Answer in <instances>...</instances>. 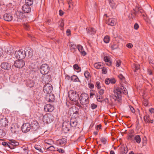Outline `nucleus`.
Wrapping results in <instances>:
<instances>
[{
  "label": "nucleus",
  "instance_id": "30",
  "mask_svg": "<svg viewBox=\"0 0 154 154\" xmlns=\"http://www.w3.org/2000/svg\"><path fill=\"white\" fill-rule=\"evenodd\" d=\"M70 49L72 52H74L76 50L77 48V46L72 43H70L69 44Z\"/></svg>",
  "mask_w": 154,
  "mask_h": 154
},
{
  "label": "nucleus",
  "instance_id": "11",
  "mask_svg": "<svg viewBox=\"0 0 154 154\" xmlns=\"http://www.w3.org/2000/svg\"><path fill=\"white\" fill-rule=\"evenodd\" d=\"M22 131L24 133H26L31 130L30 124L29 123H26L23 125L21 127Z\"/></svg>",
  "mask_w": 154,
  "mask_h": 154
},
{
  "label": "nucleus",
  "instance_id": "34",
  "mask_svg": "<svg viewBox=\"0 0 154 154\" xmlns=\"http://www.w3.org/2000/svg\"><path fill=\"white\" fill-rule=\"evenodd\" d=\"M94 67L97 69L102 68V65L100 62L95 63L94 64Z\"/></svg>",
  "mask_w": 154,
  "mask_h": 154
},
{
  "label": "nucleus",
  "instance_id": "61",
  "mask_svg": "<svg viewBox=\"0 0 154 154\" xmlns=\"http://www.w3.org/2000/svg\"><path fill=\"white\" fill-rule=\"evenodd\" d=\"M88 87L90 88H93L94 87V85L93 84L89 83L88 84Z\"/></svg>",
  "mask_w": 154,
  "mask_h": 154
},
{
  "label": "nucleus",
  "instance_id": "55",
  "mask_svg": "<svg viewBox=\"0 0 154 154\" xmlns=\"http://www.w3.org/2000/svg\"><path fill=\"white\" fill-rule=\"evenodd\" d=\"M73 68L74 69L76 70H79L80 69V67L77 64H75L73 65Z\"/></svg>",
  "mask_w": 154,
  "mask_h": 154
},
{
  "label": "nucleus",
  "instance_id": "21",
  "mask_svg": "<svg viewBox=\"0 0 154 154\" xmlns=\"http://www.w3.org/2000/svg\"><path fill=\"white\" fill-rule=\"evenodd\" d=\"M2 68L5 69H9L11 68V66L6 62L2 63L1 64Z\"/></svg>",
  "mask_w": 154,
  "mask_h": 154
},
{
  "label": "nucleus",
  "instance_id": "7",
  "mask_svg": "<svg viewBox=\"0 0 154 154\" xmlns=\"http://www.w3.org/2000/svg\"><path fill=\"white\" fill-rule=\"evenodd\" d=\"M50 70L49 66L46 64H42L41 66L40 70L41 74H46Z\"/></svg>",
  "mask_w": 154,
  "mask_h": 154
},
{
  "label": "nucleus",
  "instance_id": "1",
  "mask_svg": "<svg viewBox=\"0 0 154 154\" xmlns=\"http://www.w3.org/2000/svg\"><path fill=\"white\" fill-rule=\"evenodd\" d=\"M68 97L72 103L80 108H82L83 107L79 103V95L78 93L75 91L70 90L68 92Z\"/></svg>",
  "mask_w": 154,
  "mask_h": 154
},
{
  "label": "nucleus",
  "instance_id": "64",
  "mask_svg": "<svg viewBox=\"0 0 154 154\" xmlns=\"http://www.w3.org/2000/svg\"><path fill=\"white\" fill-rule=\"evenodd\" d=\"M126 46L128 48H131L133 47V45L131 43H128L127 45Z\"/></svg>",
  "mask_w": 154,
  "mask_h": 154
},
{
  "label": "nucleus",
  "instance_id": "37",
  "mask_svg": "<svg viewBox=\"0 0 154 154\" xmlns=\"http://www.w3.org/2000/svg\"><path fill=\"white\" fill-rule=\"evenodd\" d=\"M134 72H136L140 69V65L138 64H134L133 66Z\"/></svg>",
  "mask_w": 154,
  "mask_h": 154
},
{
  "label": "nucleus",
  "instance_id": "51",
  "mask_svg": "<svg viewBox=\"0 0 154 154\" xmlns=\"http://www.w3.org/2000/svg\"><path fill=\"white\" fill-rule=\"evenodd\" d=\"M109 82H110V83L113 84H115V83L116 81L114 78H109Z\"/></svg>",
  "mask_w": 154,
  "mask_h": 154
},
{
  "label": "nucleus",
  "instance_id": "52",
  "mask_svg": "<svg viewBox=\"0 0 154 154\" xmlns=\"http://www.w3.org/2000/svg\"><path fill=\"white\" fill-rule=\"evenodd\" d=\"M102 72L103 74H106L107 72V70L106 69L105 67H102Z\"/></svg>",
  "mask_w": 154,
  "mask_h": 154
},
{
  "label": "nucleus",
  "instance_id": "58",
  "mask_svg": "<svg viewBox=\"0 0 154 154\" xmlns=\"http://www.w3.org/2000/svg\"><path fill=\"white\" fill-rule=\"evenodd\" d=\"M9 142L8 143L5 142H3L2 143V144L4 146H8H8L9 145Z\"/></svg>",
  "mask_w": 154,
  "mask_h": 154
},
{
  "label": "nucleus",
  "instance_id": "50",
  "mask_svg": "<svg viewBox=\"0 0 154 154\" xmlns=\"http://www.w3.org/2000/svg\"><path fill=\"white\" fill-rule=\"evenodd\" d=\"M23 26L24 28L26 30H28L29 28V25L27 23H24Z\"/></svg>",
  "mask_w": 154,
  "mask_h": 154
},
{
  "label": "nucleus",
  "instance_id": "59",
  "mask_svg": "<svg viewBox=\"0 0 154 154\" xmlns=\"http://www.w3.org/2000/svg\"><path fill=\"white\" fill-rule=\"evenodd\" d=\"M57 151H58L59 153H63L65 152L64 150L61 148H59L58 149Z\"/></svg>",
  "mask_w": 154,
  "mask_h": 154
},
{
  "label": "nucleus",
  "instance_id": "40",
  "mask_svg": "<svg viewBox=\"0 0 154 154\" xmlns=\"http://www.w3.org/2000/svg\"><path fill=\"white\" fill-rule=\"evenodd\" d=\"M7 53L8 54L12 55L13 54V53H14V51L11 48H9L8 49H7Z\"/></svg>",
  "mask_w": 154,
  "mask_h": 154
},
{
  "label": "nucleus",
  "instance_id": "33",
  "mask_svg": "<svg viewBox=\"0 0 154 154\" xmlns=\"http://www.w3.org/2000/svg\"><path fill=\"white\" fill-rule=\"evenodd\" d=\"M44 142L45 143L50 145H52L54 143V141L51 139H45Z\"/></svg>",
  "mask_w": 154,
  "mask_h": 154
},
{
  "label": "nucleus",
  "instance_id": "49",
  "mask_svg": "<svg viewBox=\"0 0 154 154\" xmlns=\"http://www.w3.org/2000/svg\"><path fill=\"white\" fill-rule=\"evenodd\" d=\"M77 48L80 52L82 51L83 50V47L80 45H79L77 46Z\"/></svg>",
  "mask_w": 154,
  "mask_h": 154
},
{
  "label": "nucleus",
  "instance_id": "53",
  "mask_svg": "<svg viewBox=\"0 0 154 154\" xmlns=\"http://www.w3.org/2000/svg\"><path fill=\"white\" fill-rule=\"evenodd\" d=\"M100 85V84L99 82H97L95 85V86L98 89H100L101 88Z\"/></svg>",
  "mask_w": 154,
  "mask_h": 154
},
{
  "label": "nucleus",
  "instance_id": "32",
  "mask_svg": "<svg viewBox=\"0 0 154 154\" xmlns=\"http://www.w3.org/2000/svg\"><path fill=\"white\" fill-rule=\"evenodd\" d=\"M110 47L112 50L117 49L119 47V44L117 42L113 43L110 45Z\"/></svg>",
  "mask_w": 154,
  "mask_h": 154
},
{
  "label": "nucleus",
  "instance_id": "48",
  "mask_svg": "<svg viewBox=\"0 0 154 154\" xmlns=\"http://www.w3.org/2000/svg\"><path fill=\"white\" fill-rule=\"evenodd\" d=\"M13 8V6L11 3H9L7 5V9L10 10Z\"/></svg>",
  "mask_w": 154,
  "mask_h": 154
},
{
  "label": "nucleus",
  "instance_id": "22",
  "mask_svg": "<svg viewBox=\"0 0 154 154\" xmlns=\"http://www.w3.org/2000/svg\"><path fill=\"white\" fill-rule=\"evenodd\" d=\"M51 76L50 75H46L43 76V80L44 82L47 84H49V82L51 80Z\"/></svg>",
  "mask_w": 154,
  "mask_h": 154
},
{
  "label": "nucleus",
  "instance_id": "42",
  "mask_svg": "<svg viewBox=\"0 0 154 154\" xmlns=\"http://www.w3.org/2000/svg\"><path fill=\"white\" fill-rule=\"evenodd\" d=\"M109 37L107 35L103 39L104 42L106 43H109Z\"/></svg>",
  "mask_w": 154,
  "mask_h": 154
},
{
  "label": "nucleus",
  "instance_id": "36",
  "mask_svg": "<svg viewBox=\"0 0 154 154\" xmlns=\"http://www.w3.org/2000/svg\"><path fill=\"white\" fill-rule=\"evenodd\" d=\"M71 79L72 81L74 82H80V81L78 77L76 75H73L71 77Z\"/></svg>",
  "mask_w": 154,
  "mask_h": 154
},
{
  "label": "nucleus",
  "instance_id": "63",
  "mask_svg": "<svg viewBox=\"0 0 154 154\" xmlns=\"http://www.w3.org/2000/svg\"><path fill=\"white\" fill-rule=\"evenodd\" d=\"M104 93V90L103 89H101L99 91V93L100 95H102Z\"/></svg>",
  "mask_w": 154,
  "mask_h": 154
},
{
  "label": "nucleus",
  "instance_id": "5",
  "mask_svg": "<svg viewBox=\"0 0 154 154\" xmlns=\"http://www.w3.org/2000/svg\"><path fill=\"white\" fill-rule=\"evenodd\" d=\"M25 53V51L22 49L19 50L18 51H16L15 52V55L17 59L22 60L26 57V55Z\"/></svg>",
  "mask_w": 154,
  "mask_h": 154
},
{
  "label": "nucleus",
  "instance_id": "24",
  "mask_svg": "<svg viewBox=\"0 0 154 154\" xmlns=\"http://www.w3.org/2000/svg\"><path fill=\"white\" fill-rule=\"evenodd\" d=\"M70 126L72 127H75L77 124V121L75 118H72L70 121Z\"/></svg>",
  "mask_w": 154,
  "mask_h": 154
},
{
  "label": "nucleus",
  "instance_id": "12",
  "mask_svg": "<svg viewBox=\"0 0 154 154\" xmlns=\"http://www.w3.org/2000/svg\"><path fill=\"white\" fill-rule=\"evenodd\" d=\"M79 109L76 106H72L70 108L69 110V113L70 115H73L74 114H78L79 113Z\"/></svg>",
  "mask_w": 154,
  "mask_h": 154
},
{
  "label": "nucleus",
  "instance_id": "39",
  "mask_svg": "<svg viewBox=\"0 0 154 154\" xmlns=\"http://www.w3.org/2000/svg\"><path fill=\"white\" fill-rule=\"evenodd\" d=\"M35 149L38 150L40 152H43L42 150L41 149V146L40 145H35L34 146Z\"/></svg>",
  "mask_w": 154,
  "mask_h": 154
},
{
  "label": "nucleus",
  "instance_id": "2",
  "mask_svg": "<svg viewBox=\"0 0 154 154\" xmlns=\"http://www.w3.org/2000/svg\"><path fill=\"white\" fill-rule=\"evenodd\" d=\"M126 94L128 93L127 91L126 88L124 87L122 85L121 88H117L114 90V95L112 96L113 98L114 99L115 101L117 99H120L122 97V92Z\"/></svg>",
  "mask_w": 154,
  "mask_h": 154
},
{
  "label": "nucleus",
  "instance_id": "41",
  "mask_svg": "<svg viewBox=\"0 0 154 154\" xmlns=\"http://www.w3.org/2000/svg\"><path fill=\"white\" fill-rule=\"evenodd\" d=\"M84 75L85 77L88 80V79L90 77V73L87 70L85 71Z\"/></svg>",
  "mask_w": 154,
  "mask_h": 154
},
{
  "label": "nucleus",
  "instance_id": "13",
  "mask_svg": "<svg viewBox=\"0 0 154 154\" xmlns=\"http://www.w3.org/2000/svg\"><path fill=\"white\" fill-rule=\"evenodd\" d=\"M9 143V144L8 147L12 149H14L16 146L19 145V143L18 142L13 140H10Z\"/></svg>",
  "mask_w": 154,
  "mask_h": 154
},
{
  "label": "nucleus",
  "instance_id": "44",
  "mask_svg": "<svg viewBox=\"0 0 154 154\" xmlns=\"http://www.w3.org/2000/svg\"><path fill=\"white\" fill-rule=\"evenodd\" d=\"M135 135L133 134H129L127 136V139L130 141H131Z\"/></svg>",
  "mask_w": 154,
  "mask_h": 154
},
{
  "label": "nucleus",
  "instance_id": "18",
  "mask_svg": "<svg viewBox=\"0 0 154 154\" xmlns=\"http://www.w3.org/2000/svg\"><path fill=\"white\" fill-rule=\"evenodd\" d=\"M3 17L4 20L7 21H11L13 19L12 16L11 14L8 13L5 14Z\"/></svg>",
  "mask_w": 154,
  "mask_h": 154
},
{
  "label": "nucleus",
  "instance_id": "43",
  "mask_svg": "<svg viewBox=\"0 0 154 154\" xmlns=\"http://www.w3.org/2000/svg\"><path fill=\"white\" fill-rule=\"evenodd\" d=\"M29 67L30 68L32 69H35L37 68L38 66L37 65L34 63H31L30 65H29Z\"/></svg>",
  "mask_w": 154,
  "mask_h": 154
},
{
  "label": "nucleus",
  "instance_id": "38",
  "mask_svg": "<svg viewBox=\"0 0 154 154\" xmlns=\"http://www.w3.org/2000/svg\"><path fill=\"white\" fill-rule=\"evenodd\" d=\"M97 101L100 102H102L103 101V98L102 95H97L96 97Z\"/></svg>",
  "mask_w": 154,
  "mask_h": 154
},
{
  "label": "nucleus",
  "instance_id": "54",
  "mask_svg": "<svg viewBox=\"0 0 154 154\" xmlns=\"http://www.w3.org/2000/svg\"><path fill=\"white\" fill-rule=\"evenodd\" d=\"M100 140L103 144H106V139L103 137H102L100 139Z\"/></svg>",
  "mask_w": 154,
  "mask_h": 154
},
{
  "label": "nucleus",
  "instance_id": "27",
  "mask_svg": "<svg viewBox=\"0 0 154 154\" xmlns=\"http://www.w3.org/2000/svg\"><path fill=\"white\" fill-rule=\"evenodd\" d=\"M87 30L88 32L91 35H94L96 32L95 29L92 27H89Z\"/></svg>",
  "mask_w": 154,
  "mask_h": 154
},
{
  "label": "nucleus",
  "instance_id": "57",
  "mask_svg": "<svg viewBox=\"0 0 154 154\" xmlns=\"http://www.w3.org/2000/svg\"><path fill=\"white\" fill-rule=\"evenodd\" d=\"M129 108L131 111L133 113H134L135 112V111L134 108L131 106H129Z\"/></svg>",
  "mask_w": 154,
  "mask_h": 154
},
{
  "label": "nucleus",
  "instance_id": "31",
  "mask_svg": "<svg viewBox=\"0 0 154 154\" xmlns=\"http://www.w3.org/2000/svg\"><path fill=\"white\" fill-rule=\"evenodd\" d=\"M104 60L106 62L108 63H106V65L108 66H111L112 64V62L110 60V59L109 56H106L104 58Z\"/></svg>",
  "mask_w": 154,
  "mask_h": 154
},
{
  "label": "nucleus",
  "instance_id": "17",
  "mask_svg": "<svg viewBox=\"0 0 154 154\" xmlns=\"http://www.w3.org/2000/svg\"><path fill=\"white\" fill-rule=\"evenodd\" d=\"M25 52L26 57L28 58H30L32 57L33 54V51L31 48H29L26 51H25Z\"/></svg>",
  "mask_w": 154,
  "mask_h": 154
},
{
  "label": "nucleus",
  "instance_id": "62",
  "mask_svg": "<svg viewBox=\"0 0 154 154\" xmlns=\"http://www.w3.org/2000/svg\"><path fill=\"white\" fill-rule=\"evenodd\" d=\"M139 27V26L138 24L137 23H135L134 26V29L136 30H137L138 29Z\"/></svg>",
  "mask_w": 154,
  "mask_h": 154
},
{
  "label": "nucleus",
  "instance_id": "23",
  "mask_svg": "<svg viewBox=\"0 0 154 154\" xmlns=\"http://www.w3.org/2000/svg\"><path fill=\"white\" fill-rule=\"evenodd\" d=\"M46 100L49 102H53L54 100V96L53 94H50L46 96Z\"/></svg>",
  "mask_w": 154,
  "mask_h": 154
},
{
  "label": "nucleus",
  "instance_id": "35",
  "mask_svg": "<svg viewBox=\"0 0 154 154\" xmlns=\"http://www.w3.org/2000/svg\"><path fill=\"white\" fill-rule=\"evenodd\" d=\"M110 5L112 7V9H115L116 8V5L114 3L113 0H109Z\"/></svg>",
  "mask_w": 154,
  "mask_h": 154
},
{
  "label": "nucleus",
  "instance_id": "47",
  "mask_svg": "<svg viewBox=\"0 0 154 154\" xmlns=\"http://www.w3.org/2000/svg\"><path fill=\"white\" fill-rule=\"evenodd\" d=\"M97 107V104H95L94 103H92L91 104L90 106L91 108L92 109H94L96 108Z\"/></svg>",
  "mask_w": 154,
  "mask_h": 154
},
{
  "label": "nucleus",
  "instance_id": "56",
  "mask_svg": "<svg viewBox=\"0 0 154 154\" xmlns=\"http://www.w3.org/2000/svg\"><path fill=\"white\" fill-rule=\"evenodd\" d=\"M121 61L120 60L117 61L116 62V66L118 67H119L121 65Z\"/></svg>",
  "mask_w": 154,
  "mask_h": 154
},
{
  "label": "nucleus",
  "instance_id": "19",
  "mask_svg": "<svg viewBox=\"0 0 154 154\" xmlns=\"http://www.w3.org/2000/svg\"><path fill=\"white\" fill-rule=\"evenodd\" d=\"M67 141V139L65 138H63L57 140V143L58 144L61 146H63L66 145Z\"/></svg>",
  "mask_w": 154,
  "mask_h": 154
},
{
  "label": "nucleus",
  "instance_id": "15",
  "mask_svg": "<svg viewBox=\"0 0 154 154\" xmlns=\"http://www.w3.org/2000/svg\"><path fill=\"white\" fill-rule=\"evenodd\" d=\"M44 109L46 112H51L54 110V107L50 104H47L45 106Z\"/></svg>",
  "mask_w": 154,
  "mask_h": 154
},
{
  "label": "nucleus",
  "instance_id": "10",
  "mask_svg": "<svg viewBox=\"0 0 154 154\" xmlns=\"http://www.w3.org/2000/svg\"><path fill=\"white\" fill-rule=\"evenodd\" d=\"M26 4L24 5L22 7V10H25L28 9L29 10H31V8L30 6L33 4V0H25Z\"/></svg>",
  "mask_w": 154,
  "mask_h": 154
},
{
  "label": "nucleus",
  "instance_id": "60",
  "mask_svg": "<svg viewBox=\"0 0 154 154\" xmlns=\"http://www.w3.org/2000/svg\"><path fill=\"white\" fill-rule=\"evenodd\" d=\"M47 149H48L51 151H54L55 149V148L53 146H51L48 148Z\"/></svg>",
  "mask_w": 154,
  "mask_h": 154
},
{
  "label": "nucleus",
  "instance_id": "3",
  "mask_svg": "<svg viewBox=\"0 0 154 154\" xmlns=\"http://www.w3.org/2000/svg\"><path fill=\"white\" fill-rule=\"evenodd\" d=\"M17 10L16 11L14 15V20L21 22L22 19L27 16L28 13L30 12L31 10Z\"/></svg>",
  "mask_w": 154,
  "mask_h": 154
},
{
  "label": "nucleus",
  "instance_id": "6",
  "mask_svg": "<svg viewBox=\"0 0 154 154\" xmlns=\"http://www.w3.org/2000/svg\"><path fill=\"white\" fill-rule=\"evenodd\" d=\"M54 118L53 116L50 113L45 115L43 117V120L44 122L48 123L52 122L54 120Z\"/></svg>",
  "mask_w": 154,
  "mask_h": 154
},
{
  "label": "nucleus",
  "instance_id": "25",
  "mask_svg": "<svg viewBox=\"0 0 154 154\" xmlns=\"http://www.w3.org/2000/svg\"><path fill=\"white\" fill-rule=\"evenodd\" d=\"M131 141L136 142L138 143H139L141 142V138L140 135H135Z\"/></svg>",
  "mask_w": 154,
  "mask_h": 154
},
{
  "label": "nucleus",
  "instance_id": "8",
  "mask_svg": "<svg viewBox=\"0 0 154 154\" xmlns=\"http://www.w3.org/2000/svg\"><path fill=\"white\" fill-rule=\"evenodd\" d=\"M25 62L21 59L15 61L14 63V65L16 67L18 68H22L25 65Z\"/></svg>",
  "mask_w": 154,
  "mask_h": 154
},
{
  "label": "nucleus",
  "instance_id": "9",
  "mask_svg": "<svg viewBox=\"0 0 154 154\" xmlns=\"http://www.w3.org/2000/svg\"><path fill=\"white\" fill-rule=\"evenodd\" d=\"M53 90L52 85L50 84H46L43 87V91L44 93L49 94L51 93Z\"/></svg>",
  "mask_w": 154,
  "mask_h": 154
},
{
  "label": "nucleus",
  "instance_id": "45",
  "mask_svg": "<svg viewBox=\"0 0 154 154\" xmlns=\"http://www.w3.org/2000/svg\"><path fill=\"white\" fill-rule=\"evenodd\" d=\"M118 77L121 80L122 82H125V77L122 74H120L118 75Z\"/></svg>",
  "mask_w": 154,
  "mask_h": 154
},
{
  "label": "nucleus",
  "instance_id": "28",
  "mask_svg": "<svg viewBox=\"0 0 154 154\" xmlns=\"http://www.w3.org/2000/svg\"><path fill=\"white\" fill-rule=\"evenodd\" d=\"M144 120L146 123H152L153 122V120H150V119L149 116L146 115L144 116Z\"/></svg>",
  "mask_w": 154,
  "mask_h": 154
},
{
  "label": "nucleus",
  "instance_id": "14",
  "mask_svg": "<svg viewBox=\"0 0 154 154\" xmlns=\"http://www.w3.org/2000/svg\"><path fill=\"white\" fill-rule=\"evenodd\" d=\"M30 125L31 131L37 130L39 127V124L36 121L32 122Z\"/></svg>",
  "mask_w": 154,
  "mask_h": 154
},
{
  "label": "nucleus",
  "instance_id": "20",
  "mask_svg": "<svg viewBox=\"0 0 154 154\" xmlns=\"http://www.w3.org/2000/svg\"><path fill=\"white\" fill-rule=\"evenodd\" d=\"M117 23L116 20L114 18H111L109 19L107 23L109 25L113 26L116 24Z\"/></svg>",
  "mask_w": 154,
  "mask_h": 154
},
{
  "label": "nucleus",
  "instance_id": "46",
  "mask_svg": "<svg viewBox=\"0 0 154 154\" xmlns=\"http://www.w3.org/2000/svg\"><path fill=\"white\" fill-rule=\"evenodd\" d=\"M60 22V24H59V26L60 27L61 29H62L64 26L63 20H62Z\"/></svg>",
  "mask_w": 154,
  "mask_h": 154
},
{
  "label": "nucleus",
  "instance_id": "16",
  "mask_svg": "<svg viewBox=\"0 0 154 154\" xmlns=\"http://www.w3.org/2000/svg\"><path fill=\"white\" fill-rule=\"evenodd\" d=\"M8 121L6 118H3L0 119V127H5L8 125Z\"/></svg>",
  "mask_w": 154,
  "mask_h": 154
},
{
  "label": "nucleus",
  "instance_id": "29",
  "mask_svg": "<svg viewBox=\"0 0 154 154\" xmlns=\"http://www.w3.org/2000/svg\"><path fill=\"white\" fill-rule=\"evenodd\" d=\"M29 150L27 147H22L20 150V152L22 154H27Z\"/></svg>",
  "mask_w": 154,
  "mask_h": 154
},
{
  "label": "nucleus",
  "instance_id": "4",
  "mask_svg": "<svg viewBox=\"0 0 154 154\" xmlns=\"http://www.w3.org/2000/svg\"><path fill=\"white\" fill-rule=\"evenodd\" d=\"M80 104L83 108L86 109L88 108L89 103V97L87 94L86 93H82L81 94L79 97Z\"/></svg>",
  "mask_w": 154,
  "mask_h": 154
},
{
  "label": "nucleus",
  "instance_id": "26",
  "mask_svg": "<svg viewBox=\"0 0 154 154\" xmlns=\"http://www.w3.org/2000/svg\"><path fill=\"white\" fill-rule=\"evenodd\" d=\"M69 124L68 122H64L63 123L62 125V129L64 130V131L66 132L69 131V129L68 127V126H69Z\"/></svg>",
  "mask_w": 154,
  "mask_h": 154
}]
</instances>
